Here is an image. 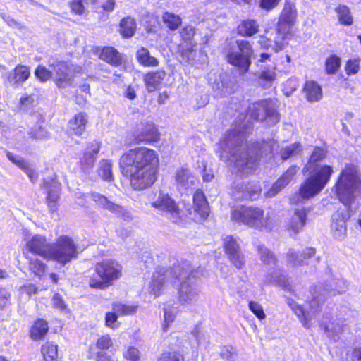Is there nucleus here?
<instances>
[{
	"instance_id": "obj_36",
	"label": "nucleus",
	"mask_w": 361,
	"mask_h": 361,
	"mask_svg": "<svg viewBox=\"0 0 361 361\" xmlns=\"http://www.w3.org/2000/svg\"><path fill=\"white\" fill-rule=\"evenodd\" d=\"M162 21L171 30H177L182 23V20L179 16L169 12H165L163 14Z\"/></svg>"
},
{
	"instance_id": "obj_15",
	"label": "nucleus",
	"mask_w": 361,
	"mask_h": 361,
	"mask_svg": "<svg viewBox=\"0 0 361 361\" xmlns=\"http://www.w3.org/2000/svg\"><path fill=\"white\" fill-rule=\"evenodd\" d=\"M26 247L32 253L48 259L51 244L47 243L45 236L37 234L26 238Z\"/></svg>"
},
{
	"instance_id": "obj_40",
	"label": "nucleus",
	"mask_w": 361,
	"mask_h": 361,
	"mask_svg": "<svg viewBox=\"0 0 361 361\" xmlns=\"http://www.w3.org/2000/svg\"><path fill=\"white\" fill-rule=\"evenodd\" d=\"M302 150L301 145L299 142H295L281 149V157L283 160H286L291 157L298 154Z\"/></svg>"
},
{
	"instance_id": "obj_46",
	"label": "nucleus",
	"mask_w": 361,
	"mask_h": 361,
	"mask_svg": "<svg viewBox=\"0 0 361 361\" xmlns=\"http://www.w3.org/2000/svg\"><path fill=\"white\" fill-rule=\"evenodd\" d=\"M341 66V60L336 56H331L326 61V71L328 74L335 73Z\"/></svg>"
},
{
	"instance_id": "obj_64",
	"label": "nucleus",
	"mask_w": 361,
	"mask_h": 361,
	"mask_svg": "<svg viewBox=\"0 0 361 361\" xmlns=\"http://www.w3.org/2000/svg\"><path fill=\"white\" fill-rule=\"evenodd\" d=\"M260 78L267 82H271L276 78V73L274 70H265L261 73Z\"/></svg>"
},
{
	"instance_id": "obj_30",
	"label": "nucleus",
	"mask_w": 361,
	"mask_h": 361,
	"mask_svg": "<svg viewBox=\"0 0 361 361\" xmlns=\"http://www.w3.org/2000/svg\"><path fill=\"white\" fill-rule=\"evenodd\" d=\"M100 59L115 66H120L123 61L122 54L111 47H106L102 49Z\"/></svg>"
},
{
	"instance_id": "obj_24",
	"label": "nucleus",
	"mask_w": 361,
	"mask_h": 361,
	"mask_svg": "<svg viewBox=\"0 0 361 361\" xmlns=\"http://www.w3.org/2000/svg\"><path fill=\"white\" fill-rule=\"evenodd\" d=\"M310 212L308 208L295 209L289 224V228L295 233L300 232L306 224V217Z\"/></svg>"
},
{
	"instance_id": "obj_37",
	"label": "nucleus",
	"mask_w": 361,
	"mask_h": 361,
	"mask_svg": "<svg viewBox=\"0 0 361 361\" xmlns=\"http://www.w3.org/2000/svg\"><path fill=\"white\" fill-rule=\"evenodd\" d=\"M98 174L104 180H112V164L109 160H102L99 162Z\"/></svg>"
},
{
	"instance_id": "obj_1",
	"label": "nucleus",
	"mask_w": 361,
	"mask_h": 361,
	"mask_svg": "<svg viewBox=\"0 0 361 361\" xmlns=\"http://www.w3.org/2000/svg\"><path fill=\"white\" fill-rule=\"evenodd\" d=\"M159 163L155 150L140 147L124 152L120 157L119 167L121 173L130 179L131 186L140 190L155 182Z\"/></svg>"
},
{
	"instance_id": "obj_32",
	"label": "nucleus",
	"mask_w": 361,
	"mask_h": 361,
	"mask_svg": "<svg viewBox=\"0 0 361 361\" xmlns=\"http://www.w3.org/2000/svg\"><path fill=\"white\" fill-rule=\"evenodd\" d=\"M315 254L314 248H306L302 254L299 255L293 250H290L288 254V262L293 264L294 267L300 266L303 263L304 259L310 258Z\"/></svg>"
},
{
	"instance_id": "obj_20",
	"label": "nucleus",
	"mask_w": 361,
	"mask_h": 361,
	"mask_svg": "<svg viewBox=\"0 0 361 361\" xmlns=\"http://www.w3.org/2000/svg\"><path fill=\"white\" fill-rule=\"evenodd\" d=\"M176 182L178 189L184 192L188 188H192L196 182V178L187 168H180L176 172Z\"/></svg>"
},
{
	"instance_id": "obj_61",
	"label": "nucleus",
	"mask_w": 361,
	"mask_h": 361,
	"mask_svg": "<svg viewBox=\"0 0 361 361\" xmlns=\"http://www.w3.org/2000/svg\"><path fill=\"white\" fill-rule=\"evenodd\" d=\"M226 149V141L224 140H221L219 142L214 145V151L216 155L220 159L224 161V153Z\"/></svg>"
},
{
	"instance_id": "obj_63",
	"label": "nucleus",
	"mask_w": 361,
	"mask_h": 361,
	"mask_svg": "<svg viewBox=\"0 0 361 361\" xmlns=\"http://www.w3.org/2000/svg\"><path fill=\"white\" fill-rule=\"evenodd\" d=\"M279 0H261L260 6L267 11H270L276 7Z\"/></svg>"
},
{
	"instance_id": "obj_56",
	"label": "nucleus",
	"mask_w": 361,
	"mask_h": 361,
	"mask_svg": "<svg viewBox=\"0 0 361 361\" xmlns=\"http://www.w3.org/2000/svg\"><path fill=\"white\" fill-rule=\"evenodd\" d=\"M250 310L258 317L259 319H264L266 317L264 310L259 303L251 301L249 303Z\"/></svg>"
},
{
	"instance_id": "obj_31",
	"label": "nucleus",
	"mask_w": 361,
	"mask_h": 361,
	"mask_svg": "<svg viewBox=\"0 0 361 361\" xmlns=\"http://www.w3.org/2000/svg\"><path fill=\"white\" fill-rule=\"evenodd\" d=\"M87 123V115L83 113H79L69 121L68 128L75 135H80L84 132Z\"/></svg>"
},
{
	"instance_id": "obj_51",
	"label": "nucleus",
	"mask_w": 361,
	"mask_h": 361,
	"mask_svg": "<svg viewBox=\"0 0 361 361\" xmlns=\"http://www.w3.org/2000/svg\"><path fill=\"white\" fill-rule=\"evenodd\" d=\"M87 3V0H70V8L75 14L81 15L85 11L84 4Z\"/></svg>"
},
{
	"instance_id": "obj_39",
	"label": "nucleus",
	"mask_w": 361,
	"mask_h": 361,
	"mask_svg": "<svg viewBox=\"0 0 361 361\" xmlns=\"http://www.w3.org/2000/svg\"><path fill=\"white\" fill-rule=\"evenodd\" d=\"M326 156V151L322 147H314L307 164L306 165V169H312L315 166V165H318L317 162L324 159Z\"/></svg>"
},
{
	"instance_id": "obj_47",
	"label": "nucleus",
	"mask_w": 361,
	"mask_h": 361,
	"mask_svg": "<svg viewBox=\"0 0 361 361\" xmlns=\"http://www.w3.org/2000/svg\"><path fill=\"white\" fill-rule=\"evenodd\" d=\"M164 330L166 331L168 326L172 323L175 319L176 310V308L171 307L169 305H166L164 307Z\"/></svg>"
},
{
	"instance_id": "obj_41",
	"label": "nucleus",
	"mask_w": 361,
	"mask_h": 361,
	"mask_svg": "<svg viewBox=\"0 0 361 361\" xmlns=\"http://www.w3.org/2000/svg\"><path fill=\"white\" fill-rule=\"evenodd\" d=\"M30 75V68L23 65H18L14 69L13 80L16 83L23 82L28 79Z\"/></svg>"
},
{
	"instance_id": "obj_21",
	"label": "nucleus",
	"mask_w": 361,
	"mask_h": 361,
	"mask_svg": "<svg viewBox=\"0 0 361 361\" xmlns=\"http://www.w3.org/2000/svg\"><path fill=\"white\" fill-rule=\"evenodd\" d=\"M227 255L237 269H240L244 265V256L240 250L236 240L231 237H227Z\"/></svg>"
},
{
	"instance_id": "obj_54",
	"label": "nucleus",
	"mask_w": 361,
	"mask_h": 361,
	"mask_svg": "<svg viewBox=\"0 0 361 361\" xmlns=\"http://www.w3.org/2000/svg\"><path fill=\"white\" fill-rule=\"evenodd\" d=\"M123 357L130 361H138L140 353L137 348L130 346L123 353Z\"/></svg>"
},
{
	"instance_id": "obj_57",
	"label": "nucleus",
	"mask_w": 361,
	"mask_h": 361,
	"mask_svg": "<svg viewBox=\"0 0 361 361\" xmlns=\"http://www.w3.org/2000/svg\"><path fill=\"white\" fill-rule=\"evenodd\" d=\"M6 157L11 162L18 166L20 169H25L27 162L22 157L15 155L10 152L6 153Z\"/></svg>"
},
{
	"instance_id": "obj_52",
	"label": "nucleus",
	"mask_w": 361,
	"mask_h": 361,
	"mask_svg": "<svg viewBox=\"0 0 361 361\" xmlns=\"http://www.w3.org/2000/svg\"><path fill=\"white\" fill-rule=\"evenodd\" d=\"M324 331L329 337L336 339L338 334L342 331V327L338 324L334 325V324L332 323L325 326Z\"/></svg>"
},
{
	"instance_id": "obj_12",
	"label": "nucleus",
	"mask_w": 361,
	"mask_h": 361,
	"mask_svg": "<svg viewBox=\"0 0 361 361\" xmlns=\"http://www.w3.org/2000/svg\"><path fill=\"white\" fill-rule=\"evenodd\" d=\"M53 70L56 85L66 88L72 85L75 74L80 73L82 68L66 61H58L53 66Z\"/></svg>"
},
{
	"instance_id": "obj_49",
	"label": "nucleus",
	"mask_w": 361,
	"mask_h": 361,
	"mask_svg": "<svg viewBox=\"0 0 361 361\" xmlns=\"http://www.w3.org/2000/svg\"><path fill=\"white\" fill-rule=\"evenodd\" d=\"M112 345L113 341L109 334L102 336L96 342L97 348L102 350H108Z\"/></svg>"
},
{
	"instance_id": "obj_45",
	"label": "nucleus",
	"mask_w": 361,
	"mask_h": 361,
	"mask_svg": "<svg viewBox=\"0 0 361 361\" xmlns=\"http://www.w3.org/2000/svg\"><path fill=\"white\" fill-rule=\"evenodd\" d=\"M30 269L36 276H41L45 271L46 265L38 259H31L30 261Z\"/></svg>"
},
{
	"instance_id": "obj_33",
	"label": "nucleus",
	"mask_w": 361,
	"mask_h": 361,
	"mask_svg": "<svg viewBox=\"0 0 361 361\" xmlns=\"http://www.w3.org/2000/svg\"><path fill=\"white\" fill-rule=\"evenodd\" d=\"M49 330L47 322L39 319L35 322L30 329V336L33 340H39L44 338Z\"/></svg>"
},
{
	"instance_id": "obj_2",
	"label": "nucleus",
	"mask_w": 361,
	"mask_h": 361,
	"mask_svg": "<svg viewBox=\"0 0 361 361\" xmlns=\"http://www.w3.org/2000/svg\"><path fill=\"white\" fill-rule=\"evenodd\" d=\"M180 281H183L178 292L179 304L185 307L195 305L200 294L197 281L191 273L189 274L188 270L179 266L170 269L163 267L157 269L152 275L149 286L150 293L157 297Z\"/></svg>"
},
{
	"instance_id": "obj_23",
	"label": "nucleus",
	"mask_w": 361,
	"mask_h": 361,
	"mask_svg": "<svg viewBox=\"0 0 361 361\" xmlns=\"http://www.w3.org/2000/svg\"><path fill=\"white\" fill-rule=\"evenodd\" d=\"M165 76L166 73L163 70H158L147 73L144 76V82L147 90L149 92H152L158 90Z\"/></svg>"
},
{
	"instance_id": "obj_38",
	"label": "nucleus",
	"mask_w": 361,
	"mask_h": 361,
	"mask_svg": "<svg viewBox=\"0 0 361 361\" xmlns=\"http://www.w3.org/2000/svg\"><path fill=\"white\" fill-rule=\"evenodd\" d=\"M42 353L46 361H54L58 357L57 345L52 342H47L42 347Z\"/></svg>"
},
{
	"instance_id": "obj_58",
	"label": "nucleus",
	"mask_w": 361,
	"mask_h": 361,
	"mask_svg": "<svg viewBox=\"0 0 361 361\" xmlns=\"http://www.w3.org/2000/svg\"><path fill=\"white\" fill-rule=\"evenodd\" d=\"M95 157L90 154L89 152H85L83 157L81 159V164L84 169L92 167L95 161Z\"/></svg>"
},
{
	"instance_id": "obj_9",
	"label": "nucleus",
	"mask_w": 361,
	"mask_h": 361,
	"mask_svg": "<svg viewBox=\"0 0 361 361\" xmlns=\"http://www.w3.org/2000/svg\"><path fill=\"white\" fill-rule=\"evenodd\" d=\"M247 116L250 117L247 123H242V118H239L240 123L237 130H240L246 135L247 131L244 127L247 125L250 120L263 121L265 118L270 119L271 124H275L279 121V114L274 108L272 103L268 100H262L257 102L252 103L249 105L247 110Z\"/></svg>"
},
{
	"instance_id": "obj_7",
	"label": "nucleus",
	"mask_w": 361,
	"mask_h": 361,
	"mask_svg": "<svg viewBox=\"0 0 361 361\" xmlns=\"http://www.w3.org/2000/svg\"><path fill=\"white\" fill-rule=\"evenodd\" d=\"M235 44L227 54V61L236 68L238 75L241 76L249 70L253 51L250 43L247 40H236Z\"/></svg>"
},
{
	"instance_id": "obj_53",
	"label": "nucleus",
	"mask_w": 361,
	"mask_h": 361,
	"mask_svg": "<svg viewBox=\"0 0 361 361\" xmlns=\"http://www.w3.org/2000/svg\"><path fill=\"white\" fill-rule=\"evenodd\" d=\"M118 314L116 312H107L105 317L106 325L113 329L118 328V322L117 321Z\"/></svg>"
},
{
	"instance_id": "obj_16",
	"label": "nucleus",
	"mask_w": 361,
	"mask_h": 361,
	"mask_svg": "<svg viewBox=\"0 0 361 361\" xmlns=\"http://www.w3.org/2000/svg\"><path fill=\"white\" fill-rule=\"evenodd\" d=\"M290 31L287 30H282L279 31V26L276 30V35L273 39L267 38L261 42V44L264 48L271 49L275 52H279L283 49L288 44V40L290 39Z\"/></svg>"
},
{
	"instance_id": "obj_29",
	"label": "nucleus",
	"mask_w": 361,
	"mask_h": 361,
	"mask_svg": "<svg viewBox=\"0 0 361 361\" xmlns=\"http://www.w3.org/2000/svg\"><path fill=\"white\" fill-rule=\"evenodd\" d=\"M136 59L138 63L145 67H157L159 65L158 59L151 55L145 47H141L136 51Z\"/></svg>"
},
{
	"instance_id": "obj_42",
	"label": "nucleus",
	"mask_w": 361,
	"mask_h": 361,
	"mask_svg": "<svg viewBox=\"0 0 361 361\" xmlns=\"http://www.w3.org/2000/svg\"><path fill=\"white\" fill-rule=\"evenodd\" d=\"M339 22L345 25H350L353 23V17L349 8L345 6H339L336 8Z\"/></svg>"
},
{
	"instance_id": "obj_26",
	"label": "nucleus",
	"mask_w": 361,
	"mask_h": 361,
	"mask_svg": "<svg viewBox=\"0 0 361 361\" xmlns=\"http://www.w3.org/2000/svg\"><path fill=\"white\" fill-rule=\"evenodd\" d=\"M259 30L258 23L253 19L242 20L237 27L238 35L244 37H250L257 34Z\"/></svg>"
},
{
	"instance_id": "obj_27",
	"label": "nucleus",
	"mask_w": 361,
	"mask_h": 361,
	"mask_svg": "<svg viewBox=\"0 0 361 361\" xmlns=\"http://www.w3.org/2000/svg\"><path fill=\"white\" fill-rule=\"evenodd\" d=\"M310 311L306 312L300 306H297L295 312L298 317L302 318V322L303 325L308 327V322L315 315L316 312L319 310V304L317 298L310 302Z\"/></svg>"
},
{
	"instance_id": "obj_18",
	"label": "nucleus",
	"mask_w": 361,
	"mask_h": 361,
	"mask_svg": "<svg viewBox=\"0 0 361 361\" xmlns=\"http://www.w3.org/2000/svg\"><path fill=\"white\" fill-rule=\"evenodd\" d=\"M296 18L297 10L295 7L290 3L286 4L280 14L277 23V25L279 26V31H281L283 29L290 31L295 23Z\"/></svg>"
},
{
	"instance_id": "obj_4",
	"label": "nucleus",
	"mask_w": 361,
	"mask_h": 361,
	"mask_svg": "<svg viewBox=\"0 0 361 361\" xmlns=\"http://www.w3.org/2000/svg\"><path fill=\"white\" fill-rule=\"evenodd\" d=\"M335 194L344 205L351 204L361 193V173L357 166L347 164L341 170L334 187Z\"/></svg>"
},
{
	"instance_id": "obj_55",
	"label": "nucleus",
	"mask_w": 361,
	"mask_h": 361,
	"mask_svg": "<svg viewBox=\"0 0 361 361\" xmlns=\"http://www.w3.org/2000/svg\"><path fill=\"white\" fill-rule=\"evenodd\" d=\"M32 137L38 140H43L48 137V133L42 126H35L30 132Z\"/></svg>"
},
{
	"instance_id": "obj_10",
	"label": "nucleus",
	"mask_w": 361,
	"mask_h": 361,
	"mask_svg": "<svg viewBox=\"0 0 361 361\" xmlns=\"http://www.w3.org/2000/svg\"><path fill=\"white\" fill-rule=\"evenodd\" d=\"M231 220L250 227L262 228L267 226L268 217H264V211L258 207L242 206L232 209Z\"/></svg>"
},
{
	"instance_id": "obj_59",
	"label": "nucleus",
	"mask_w": 361,
	"mask_h": 361,
	"mask_svg": "<svg viewBox=\"0 0 361 361\" xmlns=\"http://www.w3.org/2000/svg\"><path fill=\"white\" fill-rule=\"evenodd\" d=\"M345 69L348 75L357 73L360 69L358 61L356 60H349L345 65Z\"/></svg>"
},
{
	"instance_id": "obj_11",
	"label": "nucleus",
	"mask_w": 361,
	"mask_h": 361,
	"mask_svg": "<svg viewBox=\"0 0 361 361\" xmlns=\"http://www.w3.org/2000/svg\"><path fill=\"white\" fill-rule=\"evenodd\" d=\"M149 204L157 211L166 216L174 223L180 219V210L175 201L168 195L161 192L149 197Z\"/></svg>"
},
{
	"instance_id": "obj_28",
	"label": "nucleus",
	"mask_w": 361,
	"mask_h": 361,
	"mask_svg": "<svg viewBox=\"0 0 361 361\" xmlns=\"http://www.w3.org/2000/svg\"><path fill=\"white\" fill-rule=\"evenodd\" d=\"M303 92L307 100L310 102L319 101L322 98V90L319 84L310 80L305 82Z\"/></svg>"
},
{
	"instance_id": "obj_3",
	"label": "nucleus",
	"mask_w": 361,
	"mask_h": 361,
	"mask_svg": "<svg viewBox=\"0 0 361 361\" xmlns=\"http://www.w3.org/2000/svg\"><path fill=\"white\" fill-rule=\"evenodd\" d=\"M233 135L235 137V147L231 150L229 159L231 166L236 168L237 171L243 174L252 172L259 159V143L247 144L246 137L240 130H233Z\"/></svg>"
},
{
	"instance_id": "obj_60",
	"label": "nucleus",
	"mask_w": 361,
	"mask_h": 361,
	"mask_svg": "<svg viewBox=\"0 0 361 361\" xmlns=\"http://www.w3.org/2000/svg\"><path fill=\"white\" fill-rule=\"evenodd\" d=\"M180 35L183 40H190L195 35V29L190 25L185 26L180 30Z\"/></svg>"
},
{
	"instance_id": "obj_62",
	"label": "nucleus",
	"mask_w": 361,
	"mask_h": 361,
	"mask_svg": "<svg viewBox=\"0 0 361 361\" xmlns=\"http://www.w3.org/2000/svg\"><path fill=\"white\" fill-rule=\"evenodd\" d=\"M54 189H49L47 192V200L49 203H53L54 204L59 198V187L54 185Z\"/></svg>"
},
{
	"instance_id": "obj_14",
	"label": "nucleus",
	"mask_w": 361,
	"mask_h": 361,
	"mask_svg": "<svg viewBox=\"0 0 361 361\" xmlns=\"http://www.w3.org/2000/svg\"><path fill=\"white\" fill-rule=\"evenodd\" d=\"M137 143L150 142L159 139L157 129L152 122H140L134 133Z\"/></svg>"
},
{
	"instance_id": "obj_17",
	"label": "nucleus",
	"mask_w": 361,
	"mask_h": 361,
	"mask_svg": "<svg viewBox=\"0 0 361 361\" xmlns=\"http://www.w3.org/2000/svg\"><path fill=\"white\" fill-rule=\"evenodd\" d=\"M348 218V214L343 211L338 210L333 214L331 231L336 238L341 240L345 236L347 232L346 221Z\"/></svg>"
},
{
	"instance_id": "obj_25",
	"label": "nucleus",
	"mask_w": 361,
	"mask_h": 361,
	"mask_svg": "<svg viewBox=\"0 0 361 361\" xmlns=\"http://www.w3.org/2000/svg\"><path fill=\"white\" fill-rule=\"evenodd\" d=\"M182 57L188 64L196 67H198L200 64L204 63L207 61V56L202 51H197L193 48L183 49Z\"/></svg>"
},
{
	"instance_id": "obj_34",
	"label": "nucleus",
	"mask_w": 361,
	"mask_h": 361,
	"mask_svg": "<svg viewBox=\"0 0 361 361\" xmlns=\"http://www.w3.org/2000/svg\"><path fill=\"white\" fill-rule=\"evenodd\" d=\"M347 289L348 284L345 281L336 279L331 281L330 284L326 286L324 291L326 292L325 294L329 296H334L345 292Z\"/></svg>"
},
{
	"instance_id": "obj_19",
	"label": "nucleus",
	"mask_w": 361,
	"mask_h": 361,
	"mask_svg": "<svg viewBox=\"0 0 361 361\" xmlns=\"http://www.w3.org/2000/svg\"><path fill=\"white\" fill-rule=\"evenodd\" d=\"M298 171L297 166H291L287 171L274 183L271 188L266 193L267 197H271L277 195L285 186H286L295 176Z\"/></svg>"
},
{
	"instance_id": "obj_13",
	"label": "nucleus",
	"mask_w": 361,
	"mask_h": 361,
	"mask_svg": "<svg viewBox=\"0 0 361 361\" xmlns=\"http://www.w3.org/2000/svg\"><path fill=\"white\" fill-rule=\"evenodd\" d=\"M76 195L78 199L77 203L80 205H83L86 202V199L90 198L95 202L97 207L106 209L118 216H121L123 214L124 209L121 206L111 202L100 193L91 192L85 195L79 192Z\"/></svg>"
},
{
	"instance_id": "obj_5",
	"label": "nucleus",
	"mask_w": 361,
	"mask_h": 361,
	"mask_svg": "<svg viewBox=\"0 0 361 361\" xmlns=\"http://www.w3.org/2000/svg\"><path fill=\"white\" fill-rule=\"evenodd\" d=\"M311 176L307 178L300 188V195L303 199H309L319 194L329 181L334 172L329 165H315L312 169Z\"/></svg>"
},
{
	"instance_id": "obj_48",
	"label": "nucleus",
	"mask_w": 361,
	"mask_h": 361,
	"mask_svg": "<svg viewBox=\"0 0 361 361\" xmlns=\"http://www.w3.org/2000/svg\"><path fill=\"white\" fill-rule=\"evenodd\" d=\"M35 75L42 82H45L52 77V73L45 66L39 65L35 71Z\"/></svg>"
},
{
	"instance_id": "obj_35",
	"label": "nucleus",
	"mask_w": 361,
	"mask_h": 361,
	"mask_svg": "<svg viewBox=\"0 0 361 361\" xmlns=\"http://www.w3.org/2000/svg\"><path fill=\"white\" fill-rule=\"evenodd\" d=\"M120 27L123 37L128 38L135 35L137 25L135 19L128 16L121 20Z\"/></svg>"
},
{
	"instance_id": "obj_43",
	"label": "nucleus",
	"mask_w": 361,
	"mask_h": 361,
	"mask_svg": "<svg viewBox=\"0 0 361 361\" xmlns=\"http://www.w3.org/2000/svg\"><path fill=\"white\" fill-rule=\"evenodd\" d=\"M137 306L135 305H126L119 302H114L112 304V309L118 315H130L135 314L137 311Z\"/></svg>"
},
{
	"instance_id": "obj_6",
	"label": "nucleus",
	"mask_w": 361,
	"mask_h": 361,
	"mask_svg": "<svg viewBox=\"0 0 361 361\" xmlns=\"http://www.w3.org/2000/svg\"><path fill=\"white\" fill-rule=\"evenodd\" d=\"M122 274V266L116 261L106 260L95 265L94 273L90 277L92 288L105 289L113 285Z\"/></svg>"
},
{
	"instance_id": "obj_44",
	"label": "nucleus",
	"mask_w": 361,
	"mask_h": 361,
	"mask_svg": "<svg viewBox=\"0 0 361 361\" xmlns=\"http://www.w3.org/2000/svg\"><path fill=\"white\" fill-rule=\"evenodd\" d=\"M260 259L267 264H275L276 259L271 252L263 245L257 247Z\"/></svg>"
},
{
	"instance_id": "obj_8",
	"label": "nucleus",
	"mask_w": 361,
	"mask_h": 361,
	"mask_svg": "<svg viewBox=\"0 0 361 361\" xmlns=\"http://www.w3.org/2000/svg\"><path fill=\"white\" fill-rule=\"evenodd\" d=\"M78 258V247L74 240L68 235H61L51 245L48 259L65 266Z\"/></svg>"
},
{
	"instance_id": "obj_50",
	"label": "nucleus",
	"mask_w": 361,
	"mask_h": 361,
	"mask_svg": "<svg viewBox=\"0 0 361 361\" xmlns=\"http://www.w3.org/2000/svg\"><path fill=\"white\" fill-rule=\"evenodd\" d=\"M51 305L53 307L58 309L61 312H66L68 310L67 305L63 300V297L59 293H55L52 296Z\"/></svg>"
},
{
	"instance_id": "obj_22",
	"label": "nucleus",
	"mask_w": 361,
	"mask_h": 361,
	"mask_svg": "<svg viewBox=\"0 0 361 361\" xmlns=\"http://www.w3.org/2000/svg\"><path fill=\"white\" fill-rule=\"evenodd\" d=\"M193 211L199 214L200 219H205L209 214L208 202L204 192L198 190L193 195Z\"/></svg>"
}]
</instances>
